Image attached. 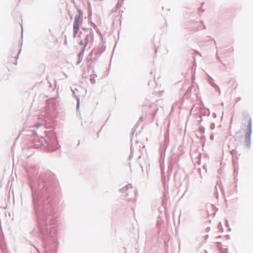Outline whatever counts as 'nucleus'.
Segmentation results:
<instances>
[{
  "instance_id": "1",
  "label": "nucleus",
  "mask_w": 253,
  "mask_h": 253,
  "mask_svg": "<svg viewBox=\"0 0 253 253\" xmlns=\"http://www.w3.org/2000/svg\"><path fill=\"white\" fill-rule=\"evenodd\" d=\"M82 18L81 17L80 15L76 16L73 27L74 36L75 37L77 36L79 30V25L82 22Z\"/></svg>"
},
{
  "instance_id": "2",
  "label": "nucleus",
  "mask_w": 253,
  "mask_h": 253,
  "mask_svg": "<svg viewBox=\"0 0 253 253\" xmlns=\"http://www.w3.org/2000/svg\"><path fill=\"white\" fill-rule=\"evenodd\" d=\"M248 123V131L246 133V136L248 138H250L252 132V120L251 118H247Z\"/></svg>"
},
{
  "instance_id": "3",
  "label": "nucleus",
  "mask_w": 253,
  "mask_h": 253,
  "mask_svg": "<svg viewBox=\"0 0 253 253\" xmlns=\"http://www.w3.org/2000/svg\"><path fill=\"white\" fill-rule=\"evenodd\" d=\"M80 44L81 45H85L86 44V42H83V41H81L80 42Z\"/></svg>"
},
{
  "instance_id": "4",
  "label": "nucleus",
  "mask_w": 253,
  "mask_h": 253,
  "mask_svg": "<svg viewBox=\"0 0 253 253\" xmlns=\"http://www.w3.org/2000/svg\"><path fill=\"white\" fill-rule=\"evenodd\" d=\"M13 61L16 62V58L13 59Z\"/></svg>"
}]
</instances>
